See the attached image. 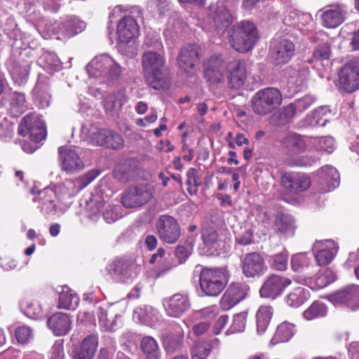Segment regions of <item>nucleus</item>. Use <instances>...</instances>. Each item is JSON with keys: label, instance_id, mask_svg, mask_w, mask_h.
Instances as JSON below:
<instances>
[{"label": "nucleus", "instance_id": "obj_1", "mask_svg": "<svg viewBox=\"0 0 359 359\" xmlns=\"http://www.w3.org/2000/svg\"><path fill=\"white\" fill-rule=\"evenodd\" d=\"M144 45L148 48L154 47L158 50H147L142 55V65L147 82L156 90L168 88L170 81L166 72L165 56L160 38L157 36L154 38L147 36Z\"/></svg>", "mask_w": 359, "mask_h": 359}, {"label": "nucleus", "instance_id": "obj_2", "mask_svg": "<svg viewBox=\"0 0 359 359\" xmlns=\"http://www.w3.org/2000/svg\"><path fill=\"white\" fill-rule=\"evenodd\" d=\"M90 78L100 83H111L121 79L124 70L112 57L107 54L95 57L86 67Z\"/></svg>", "mask_w": 359, "mask_h": 359}, {"label": "nucleus", "instance_id": "obj_3", "mask_svg": "<svg viewBox=\"0 0 359 359\" xmlns=\"http://www.w3.org/2000/svg\"><path fill=\"white\" fill-rule=\"evenodd\" d=\"M282 101V93L278 88H265L258 90L252 97V109L256 114L265 116L278 109Z\"/></svg>", "mask_w": 359, "mask_h": 359}, {"label": "nucleus", "instance_id": "obj_4", "mask_svg": "<svg viewBox=\"0 0 359 359\" xmlns=\"http://www.w3.org/2000/svg\"><path fill=\"white\" fill-rule=\"evenodd\" d=\"M258 39L255 25L250 22H242L234 27L231 36V46L238 52L251 50Z\"/></svg>", "mask_w": 359, "mask_h": 359}, {"label": "nucleus", "instance_id": "obj_5", "mask_svg": "<svg viewBox=\"0 0 359 359\" xmlns=\"http://www.w3.org/2000/svg\"><path fill=\"white\" fill-rule=\"evenodd\" d=\"M200 287L208 296H217L226 285L225 275L221 269L204 268L199 278Z\"/></svg>", "mask_w": 359, "mask_h": 359}, {"label": "nucleus", "instance_id": "obj_6", "mask_svg": "<svg viewBox=\"0 0 359 359\" xmlns=\"http://www.w3.org/2000/svg\"><path fill=\"white\" fill-rule=\"evenodd\" d=\"M18 133L24 137L29 135L32 141L39 142L46 137L45 123L39 114L29 113L19 124Z\"/></svg>", "mask_w": 359, "mask_h": 359}, {"label": "nucleus", "instance_id": "obj_7", "mask_svg": "<svg viewBox=\"0 0 359 359\" xmlns=\"http://www.w3.org/2000/svg\"><path fill=\"white\" fill-rule=\"evenodd\" d=\"M154 196V188L147 184H142L126 190L123 194L121 203L123 206L133 208L147 203Z\"/></svg>", "mask_w": 359, "mask_h": 359}, {"label": "nucleus", "instance_id": "obj_8", "mask_svg": "<svg viewBox=\"0 0 359 359\" xmlns=\"http://www.w3.org/2000/svg\"><path fill=\"white\" fill-rule=\"evenodd\" d=\"M106 270L114 281L128 283L137 277L140 267L136 264L117 259L109 264Z\"/></svg>", "mask_w": 359, "mask_h": 359}, {"label": "nucleus", "instance_id": "obj_9", "mask_svg": "<svg viewBox=\"0 0 359 359\" xmlns=\"http://www.w3.org/2000/svg\"><path fill=\"white\" fill-rule=\"evenodd\" d=\"M242 271L247 278H259L267 271L264 258L258 252L246 254L241 261Z\"/></svg>", "mask_w": 359, "mask_h": 359}, {"label": "nucleus", "instance_id": "obj_10", "mask_svg": "<svg viewBox=\"0 0 359 359\" xmlns=\"http://www.w3.org/2000/svg\"><path fill=\"white\" fill-rule=\"evenodd\" d=\"M58 153L62 170L67 173H74L83 169L84 163L75 147H60Z\"/></svg>", "mask_w": 359, "mask_h": 359}, {"label": "nucleus", "instance_id": "obj_11", "mask_svg": "<svg viewBox=\"0 0 359 359\" xmlns=\"http://www.w3.org/2000/svg\"><path fill=\"white\" fill-rule=\"evenodd\" d=\"M156 229L161 240L169 244L176 243L181 235L176 219L169 215H162L156 222Z\"/></svg>", "mask_w": 359, "mask_h": 359}, {"label": "nucleus", "instance_id": "obj_12", "mask_svg": "<svg viewBox=\"0 0 359 359\" xmlns=\"http://www.w3.org/2000/svg\"><path fill=\"white\" fill-rule=\"evenodd\" d=\"M329 299L334 306L346 305L355 311L359 308V286L348 285L331 294Z\"/></svg>", "mask_w": 359, "mask_h": 359}, {"label": "nucleus", "instance_id": "obj_13", "mask_svg": "<svg viewBox=\"0 0 359 359\" xmlns=\"http://www.w3.org/2000/svg\"><path fill=\"white\" fill-rule=\"evenodd\" d=\"M290 284V279L273 273L264 280L259 293L262 297L275 299Z\"/></svg>", "mask_w": 359, "mask_h": 359}, {"label": "nucleus", "instance_id": "obj_14", "mask_svg": "<svg viewBox=\"0 0 359 359\" xmlns=\"http://www.w3.org/2000/svg\"><path fill=\"white\" fill-rule=\"evenodd\" d=\"M339 80L343 89L352 93L359 88V63L351 62L345 65L339 73Z\"/></svg>", "mask_w": 359, "mask_h": 359}, {"label": "nucleus", "instance_id": "obj_15", "mask_svg": "<svg viewBox=\"0 0 359 359\" xmlns=\"http://www.w3.org/2000/svg\"><path fill=\"white\" fill-rule=\"evenodd\" d=\"M200 47L196 43L182 47L177 56V63L180 70L190 73L199 60Z\"/></svg>", "mask_w": 359, "mask_h": 359}, {"label": "nucleus", "instance_id": "obj_16", "mask_svg": "<svg viewBox=\"0 0 359 359\" xmlns=\"http://www.w3.org/2000/svg\"><path fill=\"white\" fill-rule=\"evenodd\" d=\"M270 50L277 64L287 63L294 55V44L286 39H273L271 42Z\"/></svg>", "mask_w": 359, "mask_h": 359}, {"label": "nucleus", "instance_id": "obj_17", "mask_svg": "<svg viewBox=\"0 0 359 359\" xmlns=\"http://www.w3.org/2000/svg\"><path fill=\"white\" fill-rule=\"evenodd\" d=\"M283 186L291 194L306 190L311 186L310 178L304 173L285 172L282 177Z\"/></svg>", "mask_w": 359, "mask_h": 359}, {"label": "nucleus", "instance_id": "obj_18", "mask_svg": "<svg viewBox=\"0 0 359 359\" xmlns=\"http://www.w3.org/2000/svg\"><path fill=\"white\" fill-rule=\"evenodd\" d=\"M271 229L280 238H287L294 235L296 226L292 217L284 213L274 215Z\"/></svg>", "mask_w": 359, "mask_h": 359}, {"label": "nucleus", "instance_id": "obj_19", "mask_svg": "<svg viewBox=\"0 0 359 359\" xmlns=\"http://www.w3.org/2000/svg\"><path fill=\"white\" fill-rule=\"evenodd\" d=\"M140 29L136 20L130 15L122 18L117 25L118 40L123 43L130 42L139 35Z\"/></svg>", "mask_w": 359, "mask_h": 359}, {"label": "nucleus", "instance_id": "obj_20", "mask_svg": "<svg viewBox=\"0 0 359 359\" xmlns=\"http://www.w3.org/2000/svg\"><path fill=\"white\" fill-rule=\"evenodd\" d=\"M98 346V337L92 334L86 336L82 341L74 346L72 356L73 359H93Z\"/></svg>", "mask_w": 359, "mask_h": 359}, {"label": "nucleus", "instance_id": "obj_21", "mask_svg": "<svg viewBox=\"0 0 359 359\" xmlns=\"http://www.w3.org/2000/svg\"><path fill=\"white\" fill-rule=\"evenodd\" d=\"M208 16L218 33L224 32L231 23L230 12L223 5H211L209 7Z\"/></svg>", "mask_w": 359, "mask_h": 359}, {"label": "nucleus", "instance_id": "obj_22", "mask_svg": "<svg viewBox=\"0 0 359 359\" xmlns=\"http://www.w3.org/2000/svg\"><path fill=\"white\" fill-rule=\"evenodd\" d=\"M224 62L217 55L210 57L204 64V76L210 83H220L224 80Z\"/></svg>", "mask_w": 359, "mask_h": 359}, {"label": "nucleus", "instance_id": "obj_23", "mask_svg": "<svg viewBox=\"0 0 359 359\" xmlns=\"http://www.w3.org/2000/svg\"><path fill=\"white\" fill-rule=\"evenodd\" d=\"M228 79L232 88H240L246 79V70L245 62L241 60H233L226 67Z\"/></svg>", "mask_w": 359, "mask_h": 359}, {"label": "nucleus", "instance_id": "obj_24", "mask_svg": "<svg viewBox=\"0 0 359 359\" xmlns=\"http://www.w3.org/2000/svg\"><path fill=\"white\" fill-rule=\"evenodd\" d=\"M345 12L342 7L330 6L321 15L323 25L327 28H335L344 20Z\"/></svg>", "mask_w": 359, "mask_h": 359}, {"label": "nucleus", "instance_id": "obj_25", "mask_svg": "<svg viewBox=\"0 0 359 359\" xmlns=\"http://www.w3.org/2000/svg\"><path fill=\"white\" fill-rule=\"evenodd\" d=\"M282 144L287 152L291 156L304 153L308 145L302 135L297 133H290L283 137Z\"/></svg>", "mask_w": 359, "mask_h": 359}, {"label": "nucleus", "instance_id": "obj_26", "mask_svg": "<svg viewBox=\"0 0 359 359\" xmlns=\"http://www.w3.org/2000/svg\"><path fill=\"white\" fill-rule=\"evenodd\" d=\"M126 102L124 93L118 91L108 94L103 100V106L108 115L114 116L118 114Z\"/></svg>", "mask_w": 359, "mask_h": 359}, {"label": "nucleus", "instance_id": "obj_27", "mask_svg": "<svg viewBox=\"0 0 359 359\" xmlns=\"http://www.w3.org/2000/svg\"><path fill=\"white\" fill-rule=\"evenodd\" d=\"M4 99L9 104V110L14 116H18L28 108V104L24 93L13 91L6 93Z\"/></svg>", "mask_w": 359, "mask_h": 359}, {"label": "nucleus", "instance_id": "obj_28", "mask_svg": "<svg viewBox=\"0 0 359 359\" xmlns=\"http://www.w3.org/2000/svg\"><path fill=\"white\" fill-rule=\"evenodd\" d=\"M86 26L84 21L75 16H71L59 25V32L64 38L69 39L82 32Z\"/></svg>", "mask_w": 359, "mask_h": 359}, {"label": "nucleus", "instance_id": "obj_29", "mask_svg": "<svg viewBox=\"0 0 359 359\" xmlns=\"http://www.w3.org/2000/svg\"><path fill=\"white\" fill-rule=\"evenodd\" d=\"M163 306L168 313L180 314L187 312L190 309L189 299L180 294H175L170 298L165 299Z\"/></svg>", "mask_w": 359, "mask_h": 359}, {"label": "nucleus", "instance_id": "obj_30", "mask_svg": "<svg viewBox=\"0 0 359 359\" xmlns=\"http://www.w3.org/2000/svg\"><path fill=\"white\" fill-rule=\"evenodd\" d=\"M71 324L69 316H50L47 320L49 329L55 336L67 334L70 330Z\"/></svg>", "mask_w": 359, "mask_h": 359}, {"label": "nucleus", "instance_id": "obj_31", "mask_svg": "<svg viewBox=\"0 0 359 359\" xmlns=\"http://www.w3.org/2000/svg\"><path fill=\"white\" fill-rule=\"evenodd\" d=\"M82 135L86 141L92 145L104 146V138L107 137L109 130L99 128L94 126H83L81 128Z\"/></svg>", "mask_w": 359, "mask_h": 359}, {"label": "nucleus", "instance_id": "obj_32", "mask_svg": "<svg viewBox=\"0 0 359 359\" xmlns=\"http://www.w3.org/2000/svg\"><path fill=\"white\" fill-rule=\"evenodd\" d=\"M140 346L144 359H161V349L154 337H144L140 341Z\"/></svg>", "mask_w": 359, "mask_h": 359}, {"label": "nucleus", "instance_id": "obj_33", "mask_svg": "<svg viewBox=\"0 0 359 359\" xmlns=\"http://www.w3.org/2000/svg\"><path fill=\"white\" fill-rule=\"evenodd\" d=\"M296 114V107L290 103L279 111L273 114L269 117V122L273 126H284L290 123Z\"/></svg>", "mask_w": 359, "mask_h": 359}, {"label": "nucleus", "instance_id": "obj_34", "mask_svg": "<svg viewBox=\"0 0 359 359\" xmlns=\"http://www.w3.org/2000/svg\"><path fill=\"white\" fill-rule=\"evenodd\" d=\"M328 115V109L326 107H320L305 117V124L312 127L325 126L329 121Z\"/></svg>", "mask_w": 359, "mask_h": 359}, {"label": "nucleus", "instance_id": "obj_35", "mask_svg": "<svg viewBox=\"0 0 359 359\" xmlns=\"http://www.w3.org/2000/svg\"><path fill=\"white\" fill-rule=\"evenodd\" d=\"M57 308L74 311L79 302V297L71 292L68 287H64L59 294Z\"/></svg>", "mask_w": 359, "mask_h": 359}, {"label": "nucleus", "instance_id": "obj_36", "mask_svg": "<svg viewBox=\"0 0 359 359\" xmlns=\"http://www.w3.org/2000/svg\"><path fill=\"white\" fill-rule=\"evenodd\" d=\"M39 203L41 211L49 214L55 210V199L56 197L55 191L48 188H46L39 191Z\"/></svg>", "mask_w": 359, "mask_h": 359}, {"label": "nucleus", "instance_id": "obj_37", "mask_svg": "<svg viewBox=\"0 0 359 359\" xmlns=\"http://www.w3.org/2000/svg\"><path fill=\"white\" fill-rule=\"evenodd\" d=\"M47 90V86L41 82H37L33 89L34 101L39 108L43 109L49 105L50 95Z\"/></svg>", "mask_w": 359, "mask_h": 359}, {"label": "nucleus", "instance_id": "obj_38", "mask_svg": "<svg viewBox=\"0 0 359 359\" xmlns=\"http://www.w3.org/2000/svg\"><path fill=\"white\" fill-rule=\"evenodd\" d=\"M192 251V245L189 243H184V244L179 245L175 251V257L177 261H172L168 266L167 270H171L177 265L184 263L189 257Z\"/></svg>", "mask_w": 359, "mask_h": 359}, {"label": "nucleus", "instance_id": "obj_39", "mask_svg": "<svg viewBox=\"0 0 359 359\" xmlns=\"http://www.w3.org/2000/svg\"><path fill=\"white\" fill-rule=\"evenodd\" d=\"M320 174L327 183L328 188L326 191H330L339 186V174L334 167L325 165L320 169Z\"/></svg>", "mask_w": 359, "mask_h": 359}, {"label": "nucleus", "instance_id": "obj_40", "mask_svg": "<svg viewBox=\"0 0 359 359\" xmlns=\"http://www.w3.org/2000/svg\"><path fill=\"white\" fill-rule=\"evenodd\" d=\"M221 230H217L214 225H205L203 227L201 237L206 245H213L221 241Z\"/></svg>", "mask_w": 359, "mask_h": 359}, {"label": "nucleus", "instance_id": "obj_41", "mask_svg": "<svg viewBox=\"0 0 359 359\" xmlns=\"http://www.w3.org/2000/svg\"><path fill=\"white\" fill-rule=\"evenodd\" d=\"M121 325L118 316H100L99 325L102 331L114 332Z\"/></svg>", "mask_w": 359, "mask_h": 359}, {"label": "nucleus", "instance_id": "obj_42", "mask_svg": "<svg viewBox=\"0 0 359 359\" xmlns=\"http://www.w3.org/2000/svg\"><path fill=\"white\" fill-rule=\"evenodd\" d=\"M184 333L181 330L175 334L168 335L165 341V348L166 351L172 353L180 349L183 346Z\"/></svg>", "mask_w": 359, "mask_h": 359}, {"label": "nucleus", "instance_id": "obj_43", "mask_svg": "<svg viewBox=\"0 0 359 359\" xmlns=\"http://www.w3.org/2000/svg\"><path fill=\"white\" fill-rule=\"evenodd\" d=\"M311 144L315 149L331 154L335 148L334 140L331 137H313Z\"/></svg>", "mask_w": 359, "mask_h": 359}, {"label": "nucleus", "instance_id": "obj_44", "mask_svg": "<svg viewBox=\"0 0 359 359\" xmlns=\"http://www.w3.org/2000/svg\"><path fill=\"white\" fill-rule=\"evenodd\" d=\"M133 172V168L131 165V161L125 160L116 166L114 175L118 180L126 182L129 180Z\"/></svg>", "mask_w": 359, "mask_h": 359}, {"label": "nucleus", "instance_id": "obj_45", "mask_svg": "<svg viewBox=\"0 0 359 359\" xmlns=\"http://www.w3.org/2000/svg\"><path fill=\"white\" fill-rule=\"evenodd\" d=\"M336 279L334 273L329 269L320 271L315 280L314 285L311 286L313 290L323 288L334 282Z\"/></svg>", "mask_w": 359, "mask_h": 359}, {"label": "nucleus", "instance_id": "obj_46", "mask_svg": "<svg viewBox=\"0 0 359 359\" xmlns=\"http://www.w3.org/2000/svg\"><path fill=\"white\" fill-rule=\"evenodd\" d=\"M248 290V285L241 283H233L229 286L226 292L238 303L245 297Z\"/></svg>", "mask_w": 359, "mask_h": 359}, {"label": "nucleus", "instance_id": "obj_47", "mask_svg": "<svg viewBox=\"0 0 359 359\" xmlns=\"http://www.w3.org/2000/svg\"><path fill=\"white\" fill-rule=\"evenodd\" d=\"M8 67L13 76L22 78L28 74L30 65L26 62L12 60L8 62Z\"/></svg>", "mask_w": 359, "mask_h": 359}, {"label": "nucleus", "instance_id": "obj_48", "mask_svg": "<svg viewBox=\"0 0 359 359\" xmlns=\"http://www.w3.org/2000/svg\"><path fill=\"white\" fill-rule=\"evenodd\" d=\"M333 245H334L333 244ZM338 251V247L332 246L331 248H325L319 250L315 255L318 265L328 264L336 255Z\"/></svg>", "mask_w": 359, "mask_h": 359}, {"label": "nucleus", "instance_id": "obj_49", "mask_svg": "<svg viewBox=\"0 0 359 359\" xmlns=\"http://www.w3.org/2000/svg\"><path fill=\"white\" fill-rule=\"evenodd\" d=\"M304 300V290L302 287H297L294 292L287 294L285 299L286 304L291 307L300 306Z\"/></svg>", "mask_w": 359, "mask_h": 359}, {"label": "nucleus", "instance_id": "obj_50", "mask_svg": "<svg viewBox=\"0 0 359 359\" xmlns=\"http://www.w3.org/2000/svg\"><path fill=\"white\" fill-rule=\"evenodd\" d=\"M41 62L44 65L45 68L49 69L50 70L57 71L61 67L57 56L53 53H45L42 55L40 58Z\"/></svg>", "mask_w": 359, "mask_h": 359}, {"label": "nucleus", "instance_id": "obj_51", "mask_svg": "<svg viewBox=\"0 0 359 359\" xmlns=\"http://www.w3.org/2000/svg\"><path fill=\"white\" fill-rule=\"evenodd\" d=\"M319 160V157H315L311 155L298 156L297 157L291 156L287 162L290 165L308 166L316 163Z\"/></svg>", "mask_w": 359, "mask_h": 359}, {"label": "nucleus", "instance_id": "obj_52", "mask_svg": "<svg viewBox=\"0 0 359 359\" xmlns=\"http://www.w3.org/2000/svg\"><path fill=\"white\" fill-rule=\"evenodd\" d=\"M287 261L288 252L283 250L272 257V267L278 271H285L287 267Z\"/></svg>", "mask_w": 359, "mask_h": 359}, {"label": "nucleus", "instance_id": "obj_53", "mask_svg": "<svg viewBox=\"0 0 359 359\" xmlns=\"http://www.w3.org/2000/svg\"><path fill=\"white\" fill-rule=\"evenodd\" d=\"M331 56L330 45L327 42L318 45L313 50V57L316 60H327Z\"/></svg>", "mask_w": 359, "mask_h": 359}, {"label": "nucleus", "instance_id": "obj_54", "mask_svg": "<svg viewBox=\"0 0 359 359\" xmlns=\"http://www.w3.org/2000/svg\"><path fill=\"white\" fill-rule=\"evenodd\" d=\"M109 134H107V137L104 138V146L111 148L113 149H118L123 147V140L121 136L116 132L109 130Z\"/></svg>", "mask_w": 359, "mask_h": 359}, {"label": "nucleus", "instance_id": "obj_55", "mask_svg": "<svg viewBox=\"0 0 359 359\" xmlns=\"http://www.w3.org/2000/svg\"><path fill=\"white\" fill-rule=\"evenodd\" d=\"M309 265V259L306 254L299 253L294 255L291 259V266L293 271H299Z\"/></svg>", "mask_w": 359, "mask_h": 359}, {"label": "nucleus", "instance_id": "obj_56", "mask_svg": "<svg viewBox=\"0 0 359 359\" xmlns=\"http://www.w3.org/2000/svg\"><path fill=\"white\" fill-rule=\"evenodd\" d=\"M292 332L289 324L283 323L278 326L275 334V339H277L278 341H287L292 337Z\"/></svg>", "mask_w": 359, "mask_h": 359}, {"label": "nucleus", "instance_id": "obj_57", "mask_svg": "<svg viewBox=\"0 0 359 359\" xmlns=\"http://www.w3.org/2000/svg\"><path fill=\"white\" fill-rule=\"evenodd\" d=\"M15 334L17 341L22 344L28 343L33 337L32 330L27 326L18 327Z\"/></svg>", "mask_w": 359, "mask_h": 359}, {"label": "nucleus", "instance_id": "obj_58", "mask_svg": "<svg viewBox=\"0 0 359 359\" xmlns=\"http://www.w3.org/2000/svg\"><path fill=\"white\" fill-rule=\"evenodd\" d=\"M316 101V97L311 95H306L304 97L298 99L292 105L296 107V112H302L310 107Z\"/></svg>", "mask_w": 359, "mask_h": 359}, {"label": "nucleus", "instance_id": "obj_59", "mask_svg": "<svg viewBox=\"0 0 359 359\" xmlns=\"http://www.w3.org/2000/svg\"><path fill=\"white\" fill-rule=\"evenodd\" d=\"M64 187L67 189V193L69 196H74L81 189H83L79 179L66 180L63 183Z\"/></svg>", "mask_w": 359, "mask_h": 359}, {"label": "nucleus", "instance_id": "obj_60", "mask_svg": "<svg viewBox=\"0 0 359 359\" xmlns=\"http://www.w3.org/2000/svg\"><path fill=\"white\" fill-rule=\"evenodd\" d=\"M245 316H233L232 324L229 330L231 333L243 332L245 327Z\"/></svg>", "mask_w": 359, "mask_h": 359}, {"label": "nucleus", "instance_id": "obj_61", "mask_svg": "<svg viewBox=\"0 0 359 359\" xmlns=\"http://www.w3.org/2000/svg\"><path fill=\"white\" fill-rule=\"evenodd\" d=\"M51 359H64L65 352L63 348V340L56 341L52 346L50 351Z\"/></svg>", "mask_w": 359, "mask_h": 359}, {"label": "nucleus", "instance_id": "obj_62", "mask_svg": "<svg viewBox=\"0 0 359 359\" xmlns=\"http://www.w3.org/2000/svg\"><path fill=\"white\" fill-rule=\"evenodd\" d=\"M327 311V306L323 302L315 301L304 314H325Z\"/></svg>", "mask_w": 359, "mask_h": 359}, {"label": "nucleus", "instance_id": "obj_63", "mask_svg": "<svg viewBox=\"0 0 359 359\" xmlns=\"http://www.w3.org/2000/svg\"><path fill=\"white\" fill-rule=\"evenodd\" d=\"M270 320V316H257V332L259 334H263L266 330Z\"/></svg>", "mask_w": 359, "mask_h": 359}, {"label": "nucleus", "instance_id": "obj_64", "mask_svg": "<svg viewBox=\"0 0 359 359\" xmlns=\"http://www.w3.org/2000/svg\"><path fill=\"white\" fill-rule=\"evenodd\" d=\"M238 302L227 292H225L220 300V306L222 311H228Z\"/></svg>", "mask_w": 359, "mask_h": 359}]
</instances>
